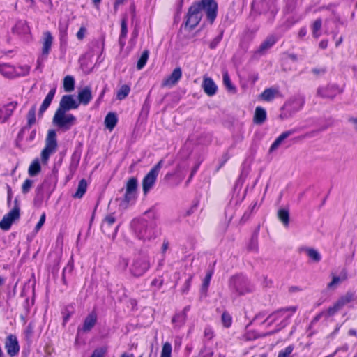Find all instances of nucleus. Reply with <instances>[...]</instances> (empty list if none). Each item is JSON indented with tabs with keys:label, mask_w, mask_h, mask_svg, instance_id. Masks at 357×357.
I'll return each instance as SVG.
<instances>
[{
	"label": "nucleus",
	"mask_w": 357,
	"mask_h": 357,
	"mask_svg": "<svg viewBox=\"0 0 357 357\" xmlns=\"http://www.w3.org/2000/svg\"><path fill=\"white\" fill-rule=\"evenodd\" d=\"M202 10L206 12V18L212 24L217 17L218 4L214 0H201L189 8L185 22V27L190 30L195 29L202 19Z\"/></svg>",
	"instance_id": "nucleus-1"
},
{
	"label": "nucleus",
	"mask_w": 357,
	"mask_h": 357,
	"mask_svg": "<svg viewBox=\"0 0 357 357\" xmlns=\"http://www.w3.org/2000/svg\"><path fill=\"white\" fill-rule=\"evenodd\" d=\"M157 213L150 209L144 213L141 219L134 220L132 222L135 235L141 240H151L156 237Z\"/></svg>",
	"instance_id": "nucleus-2"
},
{
	"label": "nucleus",
	"mask_w": 357,
	"mask_h": 357,
	"mask_svg": "<svg viewBox=\"0 0 357 357\" xmlns=\"http://www.w3.org/2000/svg\"><path fill=\"white\" fill-rule=\"evenodd\" d=\"M297 310V306H290L287 307L280 308L271 314H270L267 318L264 321L263 323H265L268 321V326H271L273 323L276 322L280 319L282 318L281 321L277 324L276 328L269 332V335L274 334L275 333L279 332L280 330L286 327L289 324V319L291 317V315L284 316L285 313L287 312H291V313H294Z\"/></svg>",
	"instance_id": "nucleus-3"
},
{
	"label": "nucleus",
	"mask_w": 357,
	"mask_h": 357,
	"mask_svg": "<svg viewBox=\"0 0 357 357\" xmlns=\"http://www.w3.org/2000/svg\"><path fill=\"white\" fill-rule=\"evenodd\" d=\"M229 288L235 297L243 296L252 291V286L242 275L232 276L229 280Z\"/></svg>",
	"instance_id": "nucleus-4"
},
{
	"label": "nucleus",
	"mask_w": 357,
	"mask_h": 357,
	"mask_svg": "<svg viewBox=\"0 0 357 357\" xmlns=\"http://www.w3.org/2000/svg\"><path fill=\"white\" fill-rule=\"evenodd\" d=\"M52 122L59 128L67 131L76 124L77 119L72 114H66L63 111L56 110Z\"/></svg>",
	"instance_id": "nucleus-5"
},
{
	"label": "nucleus",
	"mask_w": 357,
	"mask_h": 357,
	"mask_svg": "<svg viewBox=\"0 0 357 357\" xmlns=\"http://www.w3.org/2000/svg\"><path fill=\"white\" fill-rule=\"evenodd\" d=\"M56 133L54 130H49L45 139V146L41 152V160L46 163L50 155L54 153L57 148Z\"/></svg>",
	"instance_id": "nucleus-6"
},
{
	"label": "nucleus",
	"mask_w": 357,
	"mask_h": 357,
	"mask_svg": "<svg viewBox=\"0 0 357 357\" xmlns=\"http://www.w3.org/2000/svg\"><path fill=\"white\" fill-rule=\"evenodd\" d=\"M162 165L163 160H160L144 177L142 180V190L144 195H146L154 186Z\"/></svg>",
	"instance_id": "nucleus-7"
},
{
	"label": "nucleus",
	"mask_w": 357,
	"mask_h": 357,
	"mask_svg": "<svg viewBox=\"0 0 357 357\" xmlns=\"http://www.w3.org/2000/svg\"><path fill=\"white\" fill-rule=\"evenodd\" d=\"M150 267V262L147 257L138 256L133 259L130 267V273L135 277L142 276Z\"/></svg>",
	"instance_id": "nucleus-8"
},
{
	"label": "nucleus",
	"mask_w": 357,
	"mask_h": 357,
	"mask_svg": "<svg viewBox=\"0 0 357 357\" xmlns=\"http://www.w3.org/2000/svg\"><path fill=\"white\" fill-rule=\"evenodd\" d=\"M137 190V179L135 177L130 178L126 185V192L121 206L127 207L130 202H133L136 199Z\"/></svg>",
	"instance_id": "nucleus-9"
},
{
	"label": "nucleus",
	"mask_w": 357,
	"mask_h": 357,
	"mask_svg": "<svg viewBox=\"0 0 357 357\" xmlns=\"http://www.w3.org/2000/svg\"><path fill=\"white\" fill-rule=\"evenodd\" d=\"M15 206L6 215L3 216L0 221V228L3 230H8L13 222L20 218V205L17 199L14 201Z\"/></svg>",
	"instance_id": "nucleus-10"
},
{
	"label": "nucleus",
	"mask_w": 357,
	"mask_h": 357,
	"mask_svg": "<svg viewBox=\"0 0 357 357\" xmlns=\"http://www.w3.org/2000/svg\"><path fill=\"white\" fill-rule=\"evenodd\" d=\"M354 299V294L352 292H347L344 296H341L332 306L328 307L327 314L329 317L333 316L338 311L342 310L344 305L350 303Z\"/></svg>",
	"instance_id": "nucleus-11"
},
{
	"label": "nucleus",
	"mask_w": 357,
	"mask_h": 357,
	"mask_svg": "<svg viewBox=\"0 0 357 357\" xmlns=\"http://www.w3.org/2000/svg\"><path fill=\"white\" fill-rule=\"evenodd\" d=\"M340 93H342V90L337 85L331 84L319 87L317 91V96L322 98L333 99Z\"/></svg>",
	"instance_id": "nucleus-12"
},
{
	"label": "nucleus",
	"mask_w": 357,
	"mask_h": 357,
	"mask_svg": "<svg viewBox=\"0 0 357 357\" xmlns=\"http://www.w3.org/2000/svg\"><path fill=\"white\" fill-rule=\"evenodd\" d=\"M79 106V103L73 98L72 95H64L62 96L56 110L67 112L70 110L77 109Z\"/></svg>",
	"instance_id": "nucleus-13"
},
{
	"label": "nucleus",
	"mask_w": 357,
	"mask_h": 357,
	"mask_svg": "<svg viewBox=\"0 0 357 357\" xmlns=\"http://www.w3.org/2000/svg\"><path fill=\"white\" fill-rule=\"evenodd\" d=\"M97 314L92 312L89 314L84 319L82 326H79L77 328V335H79L81 333H89L91 331V329L95 326L97 322Z\"/></svg>",
	"instance_id": "nucleus-14"
},
{
	"label": "nucleus",
	"mask_w": 357,
	"mask_h": 357,
	"mask_svg": "<svg viewBox=\"0 0 357 357\" xmlns=\"http://www.w3.org/2000/svg\"><path fill=\"white\" fill-rule=\"evenodd\" d=\"M182 76L181 68L178 67L174 69L170 75L165 78L162 82V87L171 88L176 85Z\"/></svg>",
	"instance_id": "nucleus-15"
},
{
	"label": "nucleus",
	"mask_w": 357,
	"mask_h": 357,
	"mask_svg": "<svg viewBox=\"0 0 357 357\" xmlns=\"http://www.w3.org/2000/svg\"><path fill=\"white\" fill-rule=\"evenodd\" d=\"M17 106L16 101L10 102L0 107V123H5L12 116Z\"/></svg>",
	"instance_id": "nucleus-16"
},
{
	"label": "nucleus",
	"mask_w": 357,
	"mask_h": 357,
	"mask_svg": "<svg viewBox=\"0 0 357 357\" xmlns=\"http://www.w3.org/2000/svg\"><path fill=\"white\" fill-rule=\"evenodd\" d=\"M5 347L7 350L8 354L11 357H13L15 355H17L20 350V347L18 344L17 337L13 335H10L7 337Z\"/></svg>",
	"instance_id": "nucleus-17"
},
{
	"label": "nucleus",
	"mask_w": 357,
	"mask_h": 357,
	"mask_svg": "<svg viewBox=\"0 0 357 357\" xmlns=\"http://www.w3.org/2000/svg\"><path fill=\"white\" fill-rule=\"evenodd\" d=\"M36 121V106L34 105L29 110L27 114V123L20 130L17 137L22 139L26 131L29 130L31 127L35 124Z\"/></svg>",
	"instance_id": "nucleus-18"
},
{
	"label": "nucleus",
	"mask_w": 357,
	"mask_h": 357,
	"mask_svg": "<svg viewBox=\"0 0 357 357\" xmlns=\"http://www.w3.org/2000/svg\"><path fill=\"white\" fill-rule=\"evenodd\" d=\"M278 41V38L275 35H269L259 45L256 54L260 55L264 54L269 49H271Z\"/></svg>",
	"instance_id": "nucleus-19"
},
{
	"label": "nucleus",
	"mask_w": 357,
	"mask_h": 357,
	"mask_svg": "<svg viewBox=\"0 0 357 357\" xmlns=\"http://www.w3.org/2000/svg\"><path fill=\"white\" fill-rule=\"evenodd\" d=\"M202 87L204 93L208 96H214L218 91V86L214 81L208 77H204Z\"/></svg>",
	"instance_id": "nucleus-20"
},
{
	"label": "nucleus",
	"mask_w": 357,
	"mask_h": 357,
	"mask_svg": "<svg viewBox=\"0 0 357 357\" xmlns=\"http://www.w3.org/2000/svg\"><path fill=\"white\" fill-rule=\"evenodd\" d=\"M91 89L89 86H86L79 91L77 94L78 103L87 105L92 100Z\"/></svg>",
	"instance_id": "nucleus-21"
},
{
	"label": "nucleus",
	"mask_w": 357,
	"mask_h": 357,
	"mask_svg": "<svg viewBox=\"0 0 357 357\" xmlns=\"http://www.w3.org/2000/svg\"><path fill=\"white\" fill-rule=\"evenodd\" d=\"M304 105V100L301 98L290 100L284 105V108L290 113H295L300 110Z\"/></svg>",
	"instance_id": "nucleus-22"
},
{
	"label": "nucleus",
	"mask_w": 357,
	"mask_h": 357,
	"mask_svg": "<svg viewBox=\"0 0 357 357\" xmlns=\"http://www.w3.org/2000/svg\"><path fill=\"white\" fill-rule=\"evenodd\" d=\"M296 132V130L295 129H292V130H289L283 132L273 142V144H271V146L269 149V152L272 153V152L275 151L281 145V144L282 143V142L284 139H286L287 137H289V136L294 134Z\"/></svg>",
	"instance_id": "nucleus-23"
},
{
	"label": "nucleus",
	"mask_w": 357,
	"mask_h": 357,
	"mask_svg": "<svg viewBox=\"0 0 357 357\" xmlns=\"http://www.w3.org/2000/svg\"><path fill=\"white\" fill-rule=\"evenodd\" d=\"M116 222V217L114 213H109L102 220L101 229L103 233L110 235L109 231Z\"/></svg>",
	"instance_id": "nucleus-24"
},
{
	"label": "nucleus",
	"mask_w": 357,
	"mask_h": 357,
	"mask_svg": "<svg viewBox=\"0 0 357 357\" xmlns=\"http://www.w3.org/2000/svg\"><path fill=\"white\" fill-rule=\"evenodd\" d=\"M53 42V37L50 31H46L43 34L42 54L47 55L50 51Z\"/></svg>",
	"instance_id": "nucleus-25"
},
{
	"label": "nucleus",
	"mask_w": 357,
	"mask_h": 357,
	"mask_svg": "<svg viewBox=\"0 0 357 357\" xmlns=\"http://www.w3.org/2000/svg\"><path fill=\"white\" fill-rule=\"evenodd\" d=\"M56 90V87H54L49 91V93L45 98L42 105H40V107L39 109V115H43V112L46 111L47 109L49 107L55 96Z\"/></svg>",
	"instance_id": "nucleus-26"
},
{
	"label": "nucleus",
	"mask_w": 357,
	"mask_h": 357,
	"mask_svg": "<svg viewBox=\"0 0 357 357\" xmlns=\"http://www.w3.org/2000/svg\"><path fill=\"white\" fill-rule=\"evenodd\" d=\"M266 120V112L261 107H257L255 111L253 121L255 124L261 125Z\"/></svg>",
	"instance_id": "nucleus-27"
},
{
	"label": "nucleus",
	"mask_w": 357,
	"mask_h": 357,
	"mask_svg": "<svg viewBox=\"0 0 357 357\" xmlns=\"http://www.w3.org/2000/svg\"><path fill=\"white\" fill-rule=\"evenodd\" d=\"M279 93L278 89L275 88H268L266 89L260 95L259 98L264 101L271 102L272 101L275 96Z\"/></svg>",
	"instance_id": "nucleus-28"
},
{
	"label": "nucleus",
	"mask_w": 357,
	"mask_h": 357,
	"mask_svg": "<svg viewBox=\"0 0 357 357\" xmlns=\"http://www.w3.org/2000/svg\"><path fill=\"white\" fill-rule=\"evenodd\" d=\"M300 251L305 252L308 257L314 262H319L321 259L320 253L314 248L303 247L300 249Z\"/></svg>",
	"instance_id": "nucleus-29"
},
{
	"label": "nucleus",
	"mask_w": 357,
	"mask_h": 357,
	"mask_svg": "<svg viewBox=\"0 0 357 357\" xmlns=\"http://www.w3.org/2000/svg\"><path fill=\"white\" fill-rule=\"evenodd\" d=\"M118 121L117 116L115 113L109 112L107 114L105 119V127L112 131L116 126Z\"/></svg>",
	"instance_id": "nucleus-30"
},
{
	"label": "nucleus",
	"mask_w": 357,
	"mask_h": 357,
	"mask_svg": "<svg viewBox=\"0 0 357 357\" xmlns=\"http://www.w3.org/2000/svg\"><path fill=\"white\" fill-rule=\"evenodd\" d=\"M186 319L187 317L185 315V313L179 312L176 313L172 317V322L174 324L175 328H181L185 324Z\"/></svg>",
	"instance_id": "nucleus-31"
},
{
	"label": "nucleus",
	"mask_w": 357,
	"mask_h": 357,
	"mask_svg": "<svg viewBox=\"0 0 357 357\" xmlns=\"http://www.w3.org/2000/svg\"><path fill=\"white\" fill-rule=\"evenodd\" d=\"M222 81L228 91L233 93H236V88L232 84L229 73L227 70H224L222 72Z\"/></svg>",
	"instance_id": "nucleus-32"
},
{
	"label": "nucleus",
	"mask_w": 357,
	"mask_h": 357,
	"mask_svg": "<svg viewBox=\"0 0 357 357\" xmlns=\"http://www.w3.org/2000/svg\"><path fill=\"white\" fill-rule=\"evenodd\" d=\"M29 26L25 21H18L13 28V32L17 34H24L29 32Z\"/></svg>",
	"instance_id": "nucleus-33"
},
{
	"label": "nucleus",
	"mask_w": 357,
	"mask_h": 357,
	"mask_svg": "<svg viewBox=\"0 0 357 357\" xmlns=\"http://www.w3.org/2000/svg\"><path fill=\"white\" fill-rule=\"evenodd\" d=\"M63 89L66 92H71L75 89V79L71 75H67L63 79Z\"/></svg>",
	"instance_id": "nucleus-34"
},
{
	"label": "nucleus",
	"mask_w": 357,
	"mask_h": 357,
	"mask_svg": "<svg viewBox=\"0 0 357 357\" xmlns=\"http://www.w3.org/2000/svg\"><path fill=\"white\" fill-rule=\"evenodd\" d=\"M87 188V183L84 178H82L78 184V187L76 192L74 194L73 197L75 198L80 199L85 194Z\"/></svg>",
	"instance_id": "nucleus-35"
},
{
	"label": "nucleus",
	"mask_w": 357,
	"mask_h": 357,
	"mask_svg": "<svg viewBox=\"0 0 357 357\" xmlns=\"http://www.w3.org/2000/svg\"><path fill=\"white\" fill-rule=\"evenodd\" d=\"M278 218L282 222L284 227H288L289 224V213L287 209H280L278 211Z\"/></svg>",
	"instance_id": "nucleus-36"
},
{
	"label": "nucleus",
	"mask_w": 357,
	"mask_h": 357,
	"mask_svg": "<svg viewBox=\"0 0 357 357\" xmlns=\"http://www.w3.org/2000/svg\"><path fill=\"white\" fill-rule=\"evenodd\" d=\"M322 20L321 18L317 19L312 24V33L314 38H318L321 36V29Z\"/></svg>",
	"instance_id": "nucleus-37"
},
{
	"label": "nucleus",
	"mask_w": 357,
	"mask_h": 357,
	"mask_svg": "<svg viewBox=\"0 0 357 357\" xmlns=\"http://www.w3.org/2000/svg\"><path fill=\"white\" fill-rule=\"evenodd\" d=\"M41 167L38 159H35L29 167V174L31 176H36L40 172Z\"/></svg>",
	"instance_id": "nucleus-38"
},
{
	"label": "nucleus",
	"mask_w": 357,
	"mask_h": 357,
	"mask_svg": "<svg viewBox=\"0 0 357 357\" xmlns=\"http://www.w3.org/2000/svg\"><path fill=\"white\" fill-rule=\"evenodd\" d=\"M128 28H127V22L126 19H123L121 23V34L119 36V43L121 46L125 45V38L127 36Z\"/></svg>",
	"instance_id": "nucleus-39"
},
{
	"label": "nucleus",
	"mask_w": 357,
	"mask_h": 357,
	"mask_svg": "<svg viewBox=\"0 0 357 357\" xmlns=\"http://www.w3.org/2000/svg\"><path fill=\"white\" fill-rule=\"evenodd\" d=\"M149 51L148 50H145L143 51L137 63V68L138 70H141L145 66L149 59Z\"/></svg>",
	"instance_id": "nucleus-40"
},
{
	"label": "nucleus",
	"mask_w": 357,
	"mask_h": 357,
	"mask_svg": "<svg viewBox=\"0 0 357 357\" xmlns=\"http://www.w3.org/2000/svg\"><path fill=\"white\" fill-rule=\"evenodd\" d=\"M213 270H209L207 271L205 278L203 280V283L202 285L201 291L203 293H206L208 290V288L210 284V282L213 275Z\"/></svg>",
	"instance_id": "nucleus-41"
},
{
	"label": "nucleus",
	"mask_w": 357,
	"mask_h": 357,
	"mask_svg": "<svg viewBox=\"0 0 357 357\" xmlns=\"http://www.w3.org/2000/svg\"><path fill=\"white\" fill-rule=\"evenodd\" d=\"M248 250L250 252H257L258 250V238L257 234H254L250 240L247 247Z\"/></svg>",
	"instance_id": "nucleus-42"
},
{
	"label": "nucleus",
	"mask_w": 357,
	"mask_h": 357,
	"mask_svg": "<svg viewBox=\"0 0 357 357\" xmlns=\"http://www.w3.org/2000/svg\"><path fill=\"white\" fill-rule=\"evenodd\" d=\"M130 91V88L128 85L124 84V85L121 86L116 94L117 99H119V100L124 99L125 98H126L128 96Z\"/></svg>",
	"instance_id": "nucleus-43"
},
{
	"label": "nucleus",
	"mask_w": 357,
	"mask_h": 357,
	"mask_svg": "<svg viewBox=\"0 0 357 357\" xmlns=\"http://www.w3.org/2000/svg\"><path fill=\"white\" fill-rule=\"evenodd\" d=\"M12 67L10 65L2 63L0 64V73L6 77L12 76Z\"/></svg>",
	"instance_id": "nucleus-44"
},
{
	"label": "nucleus",
	"mask_w": 357,
	"mask_h": 357,
	"mask_svg": "<svg viewBox=\"0 0 357 357\" xmlns=\"http://www.w3.org/2000/svg\"><path fill=\"white\" fill-rule=\"evenodd\" d=\"M172 344L169 342H165L162 345L160 357H171Z\"/></svg>",
	"instance_id": "nucleus-45"
},
{
	"label": "nucleus",
	"mask_w": 357,
	"mask_h": 357,
	"mask_svg": "<svg viewBox=\"0 0 357 357\" xmlns=\"http://www.w3.org/2000/svg\"><path fill=\"white\" fill-rule=\"evenodd\" d=\"M222 322L225 328H229L232 323L231 315L227 312H224L221 317Z\"/></svg>",
	"instance_id": "nucleus-46"
},
{
	"label": "nucleus",
	"mask_w": 357,
	"mask_h": 357,
	"mask_svg": "<svg viewBox=\"0 0 357 357\" xmlns=\"http://www.w3.org/2000/svg\"><path fill=\"white\" fill-rule=\"evenodd\" d=\"M59 29L60 33V38L61 41L66 40L68 25L63 23H59Z\"/></svg>",
	"instance_id": "nucleus-47"
},
{
	"label": "nucleus",
	"mask_w": 357,
	"mask_h": 357,
	"mask_svg": "<svg viewBox=\"0 0 357 357\" xmlns=\"http://www.w3.org/2000/svg\"><path fill=\"white\" fill-rule=\"evenodd\" d=\"M294 347L293 345H289L287 347L284 349L281 350L278 357H291V354L292 353Z\"/></svg>",
	"instance_id": "nucleus-48"
},
{
	"label": "nucleus",
	"mask_w": 357,
	"mask_h": 357,
	"mask_svg": "<svg viewBox=\"0 0 357 357\" xmlns=\"http://www.w3.org/2000/svg\"><path fill=\"white\" fill-rule=\"evenodd\" d=\"M33 181L31 179H26L22 186V192L23 194H26L30 191L33 185Z\"/></svg>",
	"instance_id": "nucleus-49"
},
{
	"label": "nucleus",
	"mask_w": 357,
	"mask_h": 357,
	"mask_svg": "<svg viewBox=\"0 0 357 357\" xmlns=\"http://www.w3.org/2000/svg\"><path fill=\"white\" fill-rule=\"evenodd\" d=\"M222 38V33H220L218 36L213 39L210 43L209 47L211 49H215Z\"/></svg>",
	"instance_id": "nucleus-50"
},
{
	"label": "nucleus",
	"mask_w": 357,
	"mask_h": 357,
	"mask_svg": "<svg viewBox=\"0 0 357 357\" xmlns=\"http://www.w3.org/2000/svg\"><path fill=\"white\" fill-rule=\"evenodd\" d=\"M341 282V278L339 276L333 275L332 280L327 285L328 289H332Z\"/></svg>",
	"instance_id": "nucleus-51"
},
{
	"label": "nucleus",
	"mask_w": 357,
	"mask_h": 357,
	"mask_svg": "<svg viewBox=\"0 0 357 357\" xmlns=\"http://www.w3.org/2000/svg\"><path fill=\"white\" fill-rule=\"evenodd\" d=\"M86 29L85 26H81L79 31L77 32L76 36L79 40H82L86 33Z\"/></svg>",
	"instance_id": "nucleus-52"
},
{
	"label": "nucleus",
	"mask_w": 357,
	"mask_h": 357,
	"mask_svg": "<svg viewBox=\"0 0 357 357\" xmlns=\"http://www.w3.org/2000/svg\"><path fill=\"white\" fill-rule=\"evenodd\" d=\"M106 350L103 348H98L95 349L90 357H103Z\"/></svg>",
	"instance_id": "nucleus-53"
},
{
	"label": "nucleus",
	"mask_w": 357,
	"mask_h": 357,
	"mask_svg": "<svg viewBox=\"0 0 357 357\" xmlns=\"http://www.w3.org/2000/svg\"><path fill=\"white\" fill-rule=\"evenodd\" d=\"M45 213H44L40 215V220L35 227L36 231H38L42 227V226L44 225L45 221Z\"/></svg>",
	"instance_id": "nucleus-54"
},
{
	"label": "nucleus",
	"mask_w": 357,
	"mask_h": 357,
	"mask_svg": "<svg viewBox=\"0 0 357 357\" xmlns=\"http://www.w3.org/2000/svg\"><path fill=\"white\" fill-rule=\"evenodd\" d=\"M200 354H201L202 357H212L213 355V352L212 351V350L211 349L204 347L201 351Z\"/></svg>",
	"instance_id": "nucleus-55"
},
{
	"label": "nucleus",
	"mask_w": 357,
	"mask_h": 357,
	"mask_svg": "<svg viewBox=\"0 0 357 357\" xmlns=\"http://www.w3.org/2000/svg\"><path fill=\"white\" fill-rule=\"evenodd\" d=\"M205 337L208 340H211L213 337V331L211 328L206 327L204 331Z\"/></svg>",
	"instance_id": "nucleus-56"
},
{
	"label": "nucleus",
	"mask_w": 357,
	"mask_h": 357,
	"mask_svg": "<svg viewBox=\"0 0 357 357\" xmlns=\"http://www.w3.org/2000/svg\"><path fill=\"white\" fill-rule=\"evenodd\" d=\"M44 188H45V183L38 185L37 188H36V196L38 197H40V198L43 197Z\"/></svg>",
	"instance_id": "nucleus-57"
},
{
	"label": "nucleus",
	"mask_w": 357,
	"mask_h": 357,
	"mask_svg": "<svg viewBox=\"0 0 357 357\" xmlns=\"http://www.w3.org/2000/svg\"><path fill=\"white\" fill-rule=\"evenodd\" d=\"M192 277H193L192 275H190L188 279L185 281V284H184V287H183V289L182 290L183 293H186V292L188 291V290L190 289V284H191Z\"/></svg>",
	"instance_id": "nucleus-58"
},
{
	"label": "nucleus",
	"mask_w": 357,
	"mask_h": 357,
	"mask_svg": "<svg viewBox=\"0 0 357 357\" xmlns=\"http://www.w3.org/2000/svg\"><path fill=\"white\" fill-rule=\"evenodd\" d=\"M251 211H245L241 219V222L244 223L250 217Z\"/></svg>",
	"instance_id": "nucleus-59"
},
{
	"label": "nucleus",
	"mask_w": 357,
	"mask_h": 357,
	"mask_svg": "<svg viewBox=\"0 0 357 357\" xmlns=\"http://www.w3.org/2000/svg\"><path fill=\"white\" fill-rule=\"evenodd\" d=\"M169 248V242L165 240L162 245L161 252L163 256H165V252Z\"/></svg>",
	"instance_id": "nucleus-60"
},
{
	"label": "nucleus",
	"mask_w": 357,
	"mask_h": 357,
	"mask_svg": "<svg viewBox=\"0 0 357 357\" xmlns=\"http://www.w3.org/2000/svg\"><path fill=\"white\" fill-rule=\"evenodd\" d=\"M307 34V29L305 27H302L298 31V37L303 38Z\"/></svg>",
	"instance_id": "nucleus-61"
},
{
	"label": "nucleus",
	"mask_w": 357,
	"mask_h": 357,
	"mask_svg": "<svg viewBox=\"0 0 357 357\" xmlns=\"http://www.w3.org/2000/svg\"><path fill=\"white\" fill-rule=\"evenodd\" d=\"M22 70L23 71L22 73V75L24 76L29 73L30 68L28 66H24L22 67Z\"/></svg>",
	"instance_id": "nucleus-62"
},
{
	"label": "nucleus",
	"mask_w": 357,
	"mask_h": 357,
	"mask_svg": "<svg viewBox=\"0 0 357 357\" xmlns=\"http://www.w3.org/2000/svg\"><path fill=\"white\" fill-rule=\"evenodd\" d=\"M319 46L321 49H326L328 46V40H322L320 41Z\"/></svg>",
	"instance_id": "nucleus-63"
},
{
	"label": "nucleus",
	"mask_w": 357,
	"mask_h": 357,
	"mask_svg": "<svg viewBox=\"0 0 357 357\" xmlns=\"http://www.w3.org/2000/svg\"><path fill=\"white\" fill-rule=\"evenodd\" d=\"M349 121L352 123L355 126V129L357 130V117H351L349 119Z\"/></svg>",
	"instance_id": "nucleus-64"
}]
</instances>
